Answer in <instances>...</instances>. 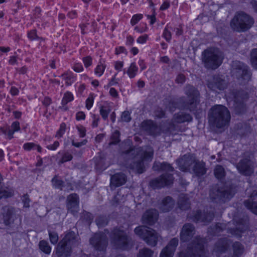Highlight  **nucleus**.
<instances>
[{"label":"nucleus","instance_id":"obj_1","mask_svg":"<svg viewBox=\"0 0 257 257\" xmlns=\"http://www.w3.org/2000/svg\"><path fill=\"white\" fill-rule=\"evenodd\" d=\"M210 122L218 128L228 125L230 119V115L228 109L222 105H216L209 111Z\"/></svg>","mask_w":257,"mask_h":257},{"label":"nucleus","instance_id":"obj_2","mask_svg":"<svg viewBox=\"0 0 257 257\" xmlns=\"http://www.w3.org/2000/svg\"><path fill=\"white\" fill-rule=\"evenodd\" d=\"M254 24V19L244 12H236L230 21L231 29L237 32H244L248 30Z\"/></svg>","mask_w":257,"mask_h":257},{"label":"nucleus","instance_id":"obj_3","mask_svg":"<svg viewBox=\"0 0 257 257\" xmlns=\"http://www.w3.org/2000/svg\"><path fill=\"white\" fill-rule=\"evenodd\" d=\"M137 155L135 157L133 164L131 168L139 173H142L145 169V163L151 161L153 156V150L149 147L145 150L139 148L137 149Z\"/></svg>","mask_w":257,"mask_h":257},{"label":"nucleus","instance_id":"obj_4","mask_svg":"<svg viewBox=\"0 0 257 257\" xmlns=\"http://www.w3.org/2000/svg\"><path fill=\"white\" fill-rule=\"evenodd\" d=\"M223 56L217 50H206L203 52V62L207 68L216 69L222 63Z\"/></svg>","mask_w":257,"mask_h":257},{"label":"nucleus","instance_id":"obj_5","mask_svg":"<svg viewBox=\"0 0 257 257\" xmlns=\"http://www.w3.org/2000/svg\"><path fill=\"white\" fill-rule=\"evenodd\" d=\"M76 242V235L74 232L67 233L59 243L57 253L60 257H67L70 255L71 247Z\"/></svg>","mask_w":257,"mask_h":257},{"label":"nucleus","instance_id":"obj_6","mask_svg":"<svg viewBox=\"0 0 257 257\" xmlns=\"http://www.w3.org/2000/svg\"><path fill=\"white\" fill-rule=\"evenodd\" d=\"M111 243L116 247L127 249L131 242V238L123 230L114 228L110 236Z\"/></svg>","mask_w":257,"mask_h":257},{"label":"nucleus","instance_id":"obj_7","mask_svg":"<svg viewBox=\"0 0 257 257\" xmlns=\"http://www.w3.org/2000/svg\"><path fill=\"white\" fill-rule=\"evenodd\" d=\"M135 233L142 238L148 245L155 246L160 237L156 231L145 226L137 227L135 229Z\"/></svg>","mask_w":257,"mask_h":257},{"label":"nucleus","instance_id":"obj_8","mask_svg":"<svg viewBox=\"0 0 257 257\" xmlns=\"http://www.w3.org/2000/svg\"><path fill=\"white\" fill-rule=\"evenodd\" d=\"M203 239L198 237H194L187 253L181 252L179 257H204L205 252L203 250Z\"/></svg>","mask_w":257,"mask_h":257},{"label":"nucleus","instance_id":"obj_9","mask_svg":"<svg viewBox=\"0 0 257 257\" xmlns=\"http://www.w3.org/2000/svg\"><path fill=\"white\" fill-rule=\"evenodd\" d=\"M231 73L233 77L237 79L242 83L248 81L250 78L247 66L239 61L233 62Z\"/></svg>","mask_w":257,"mask_h":257},{"label":"nucleus","instance_id":"obj_10","mask_svg":"<svg viewBox=\"0 0 257 257\" xmlns=\"http://www.w3.org/2000/svg\"><path fill=\"white\" fill-rule=\"evenodd\" d=\"M185 93L187 95L188 100L185 104L184 108L193 111L198 102L199 92L192 86L187 85L185 88Z\"/></svg>","mask_w":257,"mask_h":257},{"label":"nucleus","instance_id":"obj_11","mask_svg":"<svg viewBox=\"0 0 257 257\" xmlns=\"http://www.w3.org/2000/svg\"><path fill=\"white\" fill-rule=\"evenodd\" d=\"M21 220L20 211L12 207L9 208L4 216V222L7 226L20 224Z\"/></svg>","mask_w":257,"mask_h":257},{"label":"nucleus","instance_id":"obj_12","mask_svg":"<svg viewBox=\"0 0 257 257\" xmlns=\"http://www.w3.org/2000/svg\"><path fill=\"white\" fill-rule=\"evenodd\" d=\"M106 233H108V231L105 230V232L96 233L90 238V243L96 250L102 251L105 248L107 243Z\"/></svg>","mask_w":257,"mask_h":257},{"label":"nucleus","instance_id":"obj_13","mask_svg":"<svg viewBox=\"0 0 257 257\" xmlns=\"http://www.w3.org/2000/svg\"><path fill=\"white\" fill-rule=\"evenodd\" d=\"M239 173L245 176H249L253 172V163L250 160H241L236 166Z\"/></svg>","mask_w":257,"mask_h":257},{"label":"nucleus","instance_id":"obj_14","mask_svg":"<svg viewBox=\"0 0 257 257\" xmlns=\"http://www.w3.org/2000/svg\"><path fill=\"white\" fill-rule=\"evenodd\" d=\"M173 181L172 175L170 174L166 173L163 174L160 177L152 180L150 185L154 188H161L171 184Z\"/></svg>","mask_w":257,"mask_h":257},{"label":"nucleus","instance_id":"obj_15","mask_svg":"<svg viewBox=\"0 0 257 257\" xmlns=\"http://www.w3.org/2000/svg\"><path fill=\"white\" fill-rule=\"evenodd\" d=\"M195 158L189 154L185 155L178 161L179 169L182 171H190L192 169L195 162Z\"/></svg>","mask_w":257,"mask_h":257},{"label":"nucleus","instance_id":"obj_16","mask_svg":"<svg viewBox=\"0 0 257 257\" xmlns=\"http://www.w3.org/2000/svg\"><path fill=\"white\" fill-rule=\"evenodd\" d=\"M233 97L229 96L230 99H233L235 107L237 112L240 113L241 111L238 110L240 108H243L244 107L243 101L248 98V94L244 91H238L235 94H232Z\"/></svg>","mask_w":257,"mask_h":257},{"label":"nucleus","instance_id":"obj_17","mask_svg":"<svg viewBox=\"0 0 257 257\" xmlns=\"http://www.w3.org/2000/svg\"><path fill=\"white\" fill-rule=\"evenodd\" d=\"M226 86L227 83L225 80L219 75L213 76L208 83V87L213 90H223Z\"/></svg>","mask_w":257,"mask_h":257},{"label":"nucleus","instance_id":"obj_18","mask_svg":"<svg viewBox=\"0 0 257 257\" xmlns=\"http://www.w3.org/2000/svg\"><path fill=\"white\" fill-rule=\"evenodd\" d=\"M178 244V239L176 238L172 239L168 245L161 251L160 257H173Z\"/></svg>","mask_w":257,"mask_h":257},{"label":"nucleus","instance_id":"obj_19","mask_svg":"<svg viewBox=\"0 0 257 257\" xmlns=\"http://www.w3.org/2000/svg\"><path fill=\"white\" fill-rule=\"evenodd\" d=\"M67 207L68 211L75 214L78 210V197L76 194H72L67 197Z\"/></svg>","mask_w":257,"mask_h":257},{"label":"nucleus","instance_id":"obj_20","mask_svg":"<svg viewBox=\"0 0 257 257\" xmlns=\"http://www.w3.org/2000/svg\"><path fill=\"white\" fill-rule=\"evenodd\" d=\"M195 234L194 227L190 224H185L182 229L180 237L183 241L190 240Z\"/></svg>","mask_w":257,"mask_h":257},{"label":"nucleus","instance_id":"obj_21","mask_svg":"<svg viewBox=\"0 0 257 257\" xmlns=\"http://www.w3.org/2000/svg\"><path fill=\"white\" fill-rule=\"evenodd\" d=\"M191 116L188 113H185L182 112H179L177 114L174 115L173 119V122L170 124L169 130L171 131L174 126V123H182L185 121H190L192 120Z\"/></svg>","mask_w":257,"mask_h":257},{"label":"nucleus","instance_id":"obj_22","mask_svg":"<svg viewBox=\"0 0 257 257\" xmlns=\"http://www.w3.org/2000/svg\"><path fill=\"white\" fill-rule=\"evenodd\" d=\"M158 212L155 209H150L146 211L143 215L142 220L144 223L152 225L158 218Z\"/></svg>","mask_w":257,"mask_h":257},{"label":"nucleus","instance_id":"obj_23","mask_svg":"<svg viewBox=\"0 0 257 257\" xmlns=\"http://www.w3.org/2000/svg\"><path fill=\"white\" fill-rule=\"evenodd\" d=\"M142 127L150 135H156L159 133V128L152 120L144 121L142 124Z\"/></svg>","mask_w":257,"mask_h":257},{"label":"nucleus","instance_id":"obj_24","mask_svg":"<svg viewBox=\"0 0 257 257\" xmlns=\"http://www.w3.org/2000/svg\"><path fill=\"white\" fill-rule=\"evenodd\" d=\"M126 182V176L123 174L118 173L111 177L110 185L116 187L124 184Z\"/></svg>","mask_w":257,"mask_h":257},{"label":"nucleus","instance_id":"obj_25","mask_svg":"<svg viewBox=\"0 0 257 257\" xmlns=\"http://www.w3.org/2000/svg\"><path fill=\"white\" fill-rule=\"evenodd\" d=\"M174 205V202L170 197H166L162 201L160 205V209L163 212L170 210Z\"/></svg>","mask_w":257,"mask_h":257},{"label":"nucleus","instance_id":"obj_26","mask_svg":"<svg viewBox=\"0 0 257 257\" xmlns=\"http://www.w3.org/2000/svg\"><path fill=\"white\" fill-rule=\"evenodd\" d=\"M192 171L197 176H202L205 174L206 170L205 167L204 163L195 160V163L192 167Z\"/></svg>","mask_w":257,"mask_h":257},{"label":"nucleus","instance_id":"obj_27","mask_svg":"<svg viewBox=\"0 0 257 257\" xmlns=\"http://www.w3.org/2000/svg\"><path fill=\"white\" fill-rule=\"evenodd\" d=\"M213 216L214 215L212 213H209L205 217L204 215L203 216V215L200 211H197L195 214L194 218L196 221L209 222L212 220Z\"/></svg>","mask_w":257,"mask_h":257},{"label":"nucleus","instance_id":"obj_28","mask_svg":"<svg viewBox=\"0 0 257 257\" xmlns=\"http://www.w3.org/2000/svg\"><path fill=\"white\" fill-rule=\"evenodd\" d=\"M233 195V193L230 190L221 189V190L217 191V197L216 198H219L223 201H225L226 200L229 199L231 198ZM212 197L216 199V197H214L213 196Z\"/></svg>","mask_w":257,"mask_h":257},{"label":"nucleus","instance_id":"obj_29","mask_svg":"<svg viewBox=\"0 0 257 257\" xmlns=\"http://www.w3.org/2000/svg\"><path fill=\"white\" fill-rule=\"evenodd\" d=\"M228 243L226 239H220L216 244L214 250L216 252H222L226 249Z\"/></svg>","mask_w":257,"mask_h":257},{"label":"nucleus","instance_id":"obj_30","mask_svg":"<svg viewBox=\"0 0 257 257\" xmlns=\"http://www.w3.org/2000/svg\"><path fill=\"white\" fill-rule=\"evenodd\" d=\"M20 129V123L18 121L13 122L11 125V129H9L7 132V136L10 140L13 138V134L15 132H18Z\"/></svg>","mask_w":257,"mask_h":257},{"label":"nucleus","instance_id":"obj_31","mask_svg":"<svg viewBox=\"0 0 257 257\" xmlns=\"http://www.w3.org/2000/svg\"><path fill=\"white\" fill-rule=\"evenodd\" d=\"M233 257H238L243 252V247L239 242H236L233 244Z\"/></svg>","mask_w":257,"mask_h":257},{"label":"nucleus","instance_id":"obj_32","mask_svg":"<svg viewBox=\"0 0 257 257\" xmlns=\"http://www.w3.org/2000/svg\"><path fill=\"white\" fill-rule=\"evenodd\" d=\"M138 71V68L135 63H132L127 70L126 73L128 77L132 79L137 75Z\"/></svg>","mask_w":257,"mask_h":257},{"label":"nucleus","instance_id":"obj_33","mask_svg":"<svg viewBox=\"0 0 257 257\" xmlns=\"http://www.w3.org/2000/svg\"><path fill=\"white\" fill-rule=\"evenodd\" d=\"M111 111L110 107L107 104L101 105L100 106V114L103 119L106 120L108 117V115Z\"/></svg>","mask_w":257,"mask_h":257},{"label":"nucleus","instance_id":"obj_34","mask_svg":"<svg viewBox=\"0 0 257 257\" xmlns=\"http://www.w3.org/2000/svg\"><path fill=\"white\" fill-rule=\"evenodd\" d=\"M244 205L246 208L253 213L257 214V202L248 200L244 202Z\"/></svg>","mask_w":257,"mask_h":257},{"label":"nucleus","instance_id":"obj_35","mask_svg":"<svg viewBox=\"0 0 257 257\" xmlns=\"http://www.w3.org/2000/svg\"><path fill=\"white\" fill-rule=\"evenodd\" d=\"M40 249L46 254H50L51 251V247L48 242L45 240H41L39 242Z\"/></svg>","mask_w":257,"mask_h":257},{"label":"nucleus","instance_id":"obj_36","mask_svg":"<svg viewBox=\"0 0 257 257\" xmlns=\"http://www.w3.org/2000/svg\"><path fill=\"white\" fill-rule=\"evenodd\" d=\"M173 30V27L171 25H167L165 27L163 36L167 42H170L171 40V31Z\"/></svg>","mask_w":257,"mask_h":257},{"label":"nucleus","instance_id":"obj_37","mask_svg":"<svg viewBox=\"0 0 257 257\" xmlns=\"http://www.w3.org/2000/svg\"><path fill=\"white\" fill-rule=\"evenodd\" d=\"M178 205L179 208L182 210H186L189 207V202L186 199L184 196L180 197Z\"/></svg>","mask_w":257,"mask_h":257},{"label":"nucleus","instance_id":"obj_38","mask_svg":"<svg viewBox=\"0 0 257 257\" xmlns=\"http://www.w3.org/2000/svg\"><path fill=\"white\" fill-rule=\"evenodd\" d=\"M156 167H159L160 169L163 171H165L169 172H172L173 171V167H171L170 164L165 162H163L161 164L156 163L154 167L156 169Z\"/></svg>","mask_w":257,"mask_h":257},{"label":"nucleus","instance_id":"obj_39","mask_svg":"<svg viewBox=\"0 0 257 257\" xmlns=\"http://www.w3.org/2000/svg\"><path fill=\"white\" fill-rule=\"evenodd\" d=\"M214 175L218 179L222 178L225 175L224 168L220 165H217L214 169Z\"/></svg>","mask_w":257,"mask_h":257},{"label":"nucleus","instance_id":"obj_40","mask_svg":"<svg viewBox=\"0 0 257 257\" xmlns=\"http://www.w3.org/2000/svg\"><path fill=\"white\" fill-rule=\"evenodd\" d=\"M120 133L118 131H115L112 134L109 144L115 145L120 142Z\"/></svg>","mask_w":257,"mask_h":257},{"label":"nucleus","instance_id":"obj_41","mask_svg":"<svg viewBox=\"0 0 257 257\" xmlns=\"http://www.w3.org/2000/svg\"><path fill=\"white\" fill-rule=\"evenodd\" d=\"M250 60L252 66L257 69V49H254L251 51Z\"/></svg>","mask_w":257,"mask_h":257},{"label":"nucleus","instance_id":"obj_42","mask_svg":"<svg viewBox=\"0 0 257 257\" xmlns=\"http://www.w3.org/2000/svg\"><path fill=\"white\" fill-rule=\"evenodd\" d=\"M153 252L148 248H144L141 250L138 257H151Z\"/></svg>","mask_w":257,"mask_h":257},{"label":"nucleus","instance_id":"obj_43","mask_svg":"<svg viewBox=\"0 0 257 257\" xmlns=\"http://www.w3.org/2000/svg\"><path fill=\"white\" fill-rule=\"evenodd\" d=\"M62 77L65 81V83L67 85H71L75 81L74 77L68 74H65L62 75Z\"/></svg>","mask_w":257,"mask_h":257},{"label":"nucleus","instance_id":"obj_44","mask_svg":"<svg viewBox=\"0 0 257 257\" xmlns=\"http://www.w3.org/2000/svg\"><path fill=\"white\" fill-rule=\"evenodd\" d=\"M53 185L55 187L59 189H62L63 186V182L60 180L58 177L56 176L52 180Z\"/></svg>","mask_w":257,"mask_h":257},{"label":"nucleus","instance_id":"obj_45","mask_svg":"<svg viewBox=\"0 0 257 257\" xmlns=\"http://www.w3.org/2000/svg\"><path fill=\"white\" fill-rule=\"evenodd\" d=\"M73 100V96L72 94L69 92H67L65 93L62 101V103L63 104L65 105Z\"/></svg>","mask_w":257,"mask_h":257},{"label":"nucleus","instance_id":"obj_46","mask_svg":"<svg viewBox=\"0 0 257 257\" xmlns=\"http://www.w3.org/2000/svg\"><path fill=\"white\" fill-rule=\"evenodd\" d=\"M105 69V65L102 64H98L95 69V74L99 77L101 76L103 74Z\"/></svg>","mask_w":257,"mask_h":257},{"label":"nucleus","instance_id":"obj_47","mask_svg":"<svg viewBox=\"0 0 257 257\" xmlns=\"http://www.w3.org/2000/svg\"><path fill=\"white\" fill-rule=\"evenodd\" d=\"M49 238L52 244H56L58 240V235L57 233L54 232H49Z\"/></svg>","mask_w":257,"mask_h":257},{"label":"nucleus","instance_id":"obj_48","mask_svg":"<svg viewBox=\"0 0 257 257\" xmlns=\"http://www.w3.org/2000/svg\"><path fill=\"white\" fill-rule=\"evenodd\" d=\"M95 221L97 225L99 226H103L107 223V220L104 216L98 217Z\"/></svg>","mask_w":257,"mask_h":257},{"label":"nucleus","instance_id":"obj_49","mask_svg":"<svg viewBox=\"0 0 257 257\" xmlns=\"http://www.w3.org/2000/svg\"><path fill=\"white\" fill-rule=\"evenodd\" d=\"M66 130V125L65 123H63L60 125V127L59 130L58 131L57 134H56V137L60 138L65 133Z\"/></svg>","mask_w":257,"mask_h":257},{"label":"nucleus","instance_id":"obj_50","mask_svg":"<svg viewBox=\"0 0 257 257\" xmlns=\"http://www.w3.org/2000/svg\"><path fill=\"white\" fill-rule=\"evenodd\" d=\"M121 120L123 121L128 122L131 119V114L129 111H124L122 112L121 116Z\"/></svg>","mask_w":257,"mask_h":257},{"label":"nucleus","instance_id":"obj_51","mask_svg":"<svg viewBox=\"0 0 257 257\" xmlns=\"http://www.w3.org/2000/svg\"><path fill=\"white\" fill-rule=\"evenodd\" d=\"M82 60L85 68H88L92 64V58L90 56L84 57Z\"/></svg>","mask_w":257,"mask_h":257},{"label":"nucleus","instance_id":"obj_52","mask_svg":"<svg viewBox=\"0 0 257 257\" xmlns=\"http://www.w3.org/2000/svg\"><path fill=\"white\" fill-rule=\"evenodd\" d=\"M142 18L143 15L142 14L135 15L131 20V22L132 25H134L136 24Z\"/></svg>","mask_w":257,"mask_h":257},{"label":"nucleus","instance_id":"obj_53","mask_svg":"<svg viewBox=\"0 0 257 257\" xmlns=\"http://www.w3.org/2000/svg\"><path fill=\"white\" fill-rule=\"evenodd\" d=\"M72 159V156L69 153H66L61 159L60 162L63 163L64 162L70 161Z\"/></svg>","mask_w":257,"mask_h":257},{"label":"nucleus","instance_id":"obj_54","mask_svg":"<svg viewBox=\"0 0 257 257\" xmlns=\"http://www.w3.org/2000/svg\"><path fill=\"white\" fill-rule=\"evenodd\" d=\"M93 97L92 96H89L86 100V107L90 109L93 105Z\"/></svg>","mask_w":257,"mask_h":257},{"label":"nucleus","instance_id":"obj_55","mask_svg":"<svg viewBox=\"0 0 257 257\" xmlns=\"http://www.w3.org/2000/svg\"><path fill=\"white\" fill-rule=\"evenodd\" d=\"M73 69L76 72H81L83 70V67L81 63H76L73 66Z\"/></svg>","mask_w":257,"mask_h":257},{"label":"nucleus","instance_id":"obj_56","mask_svg":"<svg viewBox=\"0 0 257 257\" xmlns=\"http://www.w3.org/2000/svg\"><path fill=\"white\" fill-rule=\"evenodd\" d=\"M22 202L24 204V207L28 208L30 206V199L28 195H24L22 197Z\"/></svg>","mask_w":257,"mask_h":257},{"label":"nucleus","instance_id":"obj_57","mask_svg":"<svg viewBox=\"0 0 257 257\" xmlns=\"http://www.w3.org/2000/svg\"><path fill=\"white\" fill-rule=\"evenodd\" d=\"M35 144L33 143H26L24 145L23 148L26 151H30L32 149H34Z\"/></svg>","mask_w":257,"mask_h":257},{"label":"nucleus","instance_id":"obj_58","mask_svg":"<svg viewBox=\"0 0 257 257\" xmlns=\"http://www.w3.org/2000/svg\"><path fill=\"white\" fill-rule=\"evenodd\" d=\"M148 36L147 35H146V34L144 35L143 36L139 37L138 38L137 42L138 43H139V44H144L146 42V41L148 40Z\"/></svg>","mask_w":257,"mask_h":257},{"label":"nucleus","instance_id":"obj_59","mask_svg":"<svg viewBox=\"0 0 257 257\" xmlns=\"http://www.w3.org/2000/svg\"><path fill=\"white\" fill-rule=\"evenodd\" d=\"M109 94L112 97L114 98H117L118 97V93L117 90L114 88H110L109 91Z\"/></svg>","mask_w":257,"mask_h":257},{"label":"nucleus","instance_id":"obj_60","mask_svg":"<svg viewBox=\"0 0 257 257\" xmlns=\"http://www.w3.org/2000/svg\"><path fill=\"white\" fill-rule=\"evenodd\" d=\"M185 77L183 74H179L176 79V81L178 83L182 84L185 82Z\"/></svg>","mask_w":257,"mask_h":257},{"label":"nucleus","instance_id":"obj_61","mask_svg":"<svg viewBox=\"0 0 257 257\" xmlns=\"http://www.w3.org/2000/svg\"><path fill=\"white\" fill-rule=\"evenodd\" d=\"M28 36L29 38L31 40H33L38 38L37 34H36V32L35 30H32V31H30L28 33Z\"/></svg>","mask_w":257,"mask_h":257},{"label":"nucleus","instance_id":"obj_62","mask_svg":"<svg viewBox=\"0 0 257 257\" xmlns=\"http://www.w3.org/2000/svg\"><path fill=\"white\" fill-rule=\"evenodd\" d=\"M123 66V63L121 61H117L115 63L114 68L117 71H121Z\"/></svg>","mask_w":257,"mask_h":257},{"label":"nucleus","instance_id":"obj_63","mask_svg":"<svg viewBox=\"0 0 257 257\" xmlns=\"http://www.w3.org/2000/svg\"><path fill=\"white\" fill-rule=\"evenodd\" d=\"M76 119L78 120H83L85 119V114L82 111H79L76 114Z\"/></svg>","mask_w":257,"mask_h":257},{"label":"nucleus","instance_id":"obj_64","mask_svg":"<svg viewBox=\"0 0 257 257\" xmlns=\"http://www.w3.org/2000/svg\"><path fill=\"white\" fill-rule=\"evenodd\" d=\"M79 136L81 138H83L85 136V129L82 126L78 127L77 128Z\"/></svg>","mask_w":257,"mask_h":257}]
</instances>
